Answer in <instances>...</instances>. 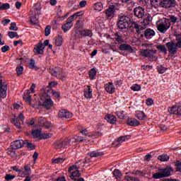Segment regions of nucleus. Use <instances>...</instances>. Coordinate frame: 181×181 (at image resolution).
I'll list each match as a JSON object with an SVG mask.
<instances>
[{
  "label": "nucleus",
  "mask_w": 181,
  "mask_h": 181,
  "mask_svg": "<svg viewBox=\"0 0 181 181\" xmlns=\"http://www.w3.org/2000/svg\"><path fill=\"white\" fill-rule=\"evenodd\" d=\"M133 15L139 19V23H141L143 26H148L151 23V14H145V8L141 6L134 8Z\"/></svg>",
  "instance_id": "1"
},
{
  "label": "nucleus",
  "mask_w": 181,
  "mask_h": 181,
  "mask_svg": "<svg viewBox=\"0 0 181 181\" xmlns=\"http://www.w3.org/2000/svg\"><path fill=\"white\" fill-rule=\"evenodd\" d=\"M152 8H164L165 9H175L176 8V0H150Z\"/></svg>",
  "instance_id": "2"
},
{
  "label": "nucleus",
  "mask_w": 181,
  "mask_h": 181,
  "mask_svg": "<svg viewBox=\"0 0 181 181\" xmlns=\"http://www.w3.org/2000/svg\"><path fill=\"white\" fill-rule=\"evenodd\" d=\"M175 42L171 40L165 44L168 53L173 56L177 53V49H181V33L175 35Z\"/></svg>",
  "instance_id": "3"
},
{
  "label": "nucleus",
  "mask_w": 181,
  "mask_h": 181,
  "mask_svg": "<svg viewBox=\"0 0 181 181\" xmlns=\"http://www.w3.org/2000/svg\"><path fill=\"white\" fill-rule=\"evenodd\" d=\"M131 25V18L128 16L122 15L119 16L117 22L118 29L121 30L124 29H129Z\"/></svg>",
  "instance_id": "4"
},
{
  "label": "nucleus",
  "mask_w": 181,
  "mask_h": 181,
  "mask_svg": "<svg viewBox=\"0 0 181 181\" xmlns=\"http://www.w3.org/2000/svg\"><path fill=\"white\" fill-rule=\"evenodd\" d=\"M171 172H173V168L167 166L165 168L160 169L159 172L153 175V179H162L163 177H169L172 176Z\"/></svg>",
  "instance_id": "5"
},
{
  "label": "nucleus",
  "mask_w": 181,
  "mask_h": 181,
  "mask_svg": "<svg viewBox=\"0 0 181 181\" xmlns=\"http://www.w3.org/2000/svg\"><path fill=\"white\" fill-rule=\"evenodd\" d=\"M49 95L47 93H45L42 94V95L40 97V100H44V102L42 103V102L39 103V105H41L42 107H44V108H46V110H50L52 107H53V100L50 98H47Z\"/></svg>",
  "instance_id": "6"
},
{
  "label": "nucleus",
  "mask_w": 181,
  "mask_h": 181,
  "mask_svg": "<svg viewBox=\"0 0 181 181\" xmlns=\"http://www.w3.org/2000/svg\"><path fill=\"white\" fill-rule=\"evenodd\" d=\"M169 28H170V21L168 18H165L161 23L157 25V29L160 33H165Z\"/></svg>",
  "instance_id": "7"
},
{
  "label": "nucleus",
  "mask_w": 181,
  "mask_h": 181,
  "mask_svg": "<svg viewBox=\"0 0 181 181\" xmlns=\"http://www.w3.org/2000/svg\"><path fill=\"white\" fill-rule=\"evenodd\" d=\"M115 11H117V6L114 5H110L108 8L105 11V13L107 19H112L115 16Z\"/></svg>",
  "instance_id": "8"
},
{
  "label": "nucleus",
  "mask_w": 181,
  "mask_h": 181,
  "mask_svg": "<svg viewBox=\"0 0 181 181\" xmlns=\"http://www.w3.org/2000/svg\"><path fill=\"white\" fill-rule=\"evenodd\" d=\"M156 50L149 49H141L140 54L143 57H148V59H152L153 57V54H156Z\"/></svg>",
  "instance_id": "9"
},
{
  "label": "nucleus",
  "mask_w": 181,
  "mask_h": 181,
  "mask_svg": "<svg viewBox=\"0 0 181 181\" xmlns=\"http://www.w3.org/2000/svg\"><path fill=\"white\" fill-rule=\"evenodd\" d=\"M59 118H71L73 117V113L66 109H62L58 112Z\"/></svg>",
  "instance_id": "10"
},
{
  "label": "nucleus",
  "mask_w": 181,
  "mask_h": 181,
  "mask_svg": "<svg viewBox=\"0 0 181 181\" xmlns=\"http://www.w3.org/2000/svg\"><path fill=\"white\" fill-rule=\"evenodd\" d=\"M168 112L170 114L177 115V117H181V106L176 105L168 109Z\"/></svg>",
  "instance_id": "11"
},
{
  "label": "nucleus",
  "mask_w": 181,
  "mask_h": 181,
  "mask_svg": "<svg viewBox=\"0 0 181 181\" xmlns=\"http://www.w3.org/2000/svg\"><path fill=\"white\" fill-rule=\"evenodd\" d=\"M11 146L12 149H21V148H23L25 146V141L23 140H17L11 142Z\"/></svg>",
  "instance_id": "12"
},
{
  "label": "nucleus",
  "mask_w": 181,
  "mask_h": 181,
  "mask_svg": "<svg viewBox=\"0 0 181 181\" xmlns=\"http://www.w3.org/2000/svg\"><path fill=\"white\" fill-rule=\"evenodd\" d=\"M35 54H43L45 53V45L41 42H38L34 47Z\"/></svg>",
  "instance_id": "13"
},
{
  "label": "nucleus",
  "mask_w": 181,
  "mask_h": 181,
  "mask_svg": "<svg viewBox=\"0 0 181 181\" xmlns=\"http://www.w3.org/2000/svg\"><path fill=\"white\" fill-rule=\"evenodd\" d=\"M119 49L121 52H129L130 53H132L134 52V48H132V46L129 44H125L124 42L119 45Z\"/></svg>",
  "instance_id": "14"
},
{
  "label": "nucleus",
  "mask_w": 181,
  "mask_h": 181,
  "mask_svg": "<svg viewBox=\"0 0 181 181\" xmlns=\"http://www.w3.org/2000/svg\"><path fill=\"white\" fill-rule=\"evenodd\" d=\"M8 90V86L3 83L2 81L0 83V97L1 98H6V91Z\"/></svg>",
  "instance_id": "15"
},
{
  "label": "nucleus",
  "mask_w": 181,
  "mask_h": 181,
  "mask_svg": "<svg viewBox=\"0 0 181 181\" xmlns=\"http://www.w3.org/2000/svg\"><path fill=\"white\" fill-rule=\"evenodd\" d=\"M105 90L109 94H114L115 93V86H114V83L110 82L105 85Z\"/></svg>",
  "instance_id": "16"
},
{
  "label": "nucleus",
  "mask_w": 181,
  "mask_h": 181,
  "mask_svg": "<svg viewBox=\"0 0 181 181\" xmlns=\"http://www.w3.org/2000/svg\"><path fill=\"white\" fill-rule=\"evenodd\" d=\"M126 124L129 125V127H139V125H141V122L139 121L132 117L128 118Z\"/></svg>",
  "instance_id": "17"
},
{
  "label": "nucleus",
  "mask_w": 181,
  "mask_h": 181,
  "mask_svg": "<svg viewBox=\"0 0 181 181\" xmlns=\"http://www.w3.org/2000/svg\"><path fill=\"white\" fill-rule=\"evenodd\" d=\"M87 88L83 90V95L85 98L91 100L93 98V89H91V86H88Z\"/></svg>",
  "instance_id": "18"
},
{
  "label": "nucleus",
  "mask_w": 181,
  "mask_h": 181,
  "mask_svg": "<svg viewBox=\"0 0 181 181\" xmlns=\"http://www.w3.org/2000/svg\"><path fill=\"white\" fill-rule=\"evenodd\" d=\"M79 35L83 37H93V31L88 29H83L79 31Z\"/></svg>",
  "instance_id": "19"
},
{
  "label": "nucleus",
  "mask_w": 181,
  "mask_h": 181,
  "mask_svg": "<svg viewBox=\"0 0 181 181\" xmlns=\"http://www.w3.org/2000/svg\"><path fill=\"white\" fill-rule=\"evenodd\" d=\"M105 119L108 122L109 124H112V125H114L117 122V117L107 114L105 117Z\"/></svg>",
  "instance_id": "20"
},
{
  "label": "nucleus",
  "mask_w": 181,
  "mask_h": 181,
  "mask_svg": "<svg viewBox=\"0 0 181 181\" xmlns=\"http://www.w3.org/2000/svg\"><path fill=\"white\" fill-rule=\"evenodd\" d=\"M88 156H90V158H100V156H104V152L100 151V150H96L88 153Z\"/></svg>",
  "instance_id": "21"
},
{
  "label": "nucleus",
  "mask_w": 181,
  "mask_h": 181,
  "mask_svg": "<svg viewBox=\"0 0 181 181\" xmlns=\"http://www.w3.org/2000/svg\"><path fill=\"white\" fill-rule=\"evenodd\" d=\"M135 117L138 118V119H140V121H145V119H146V115H145L144 111H136Z\"/></svg>",
  "instance_id": "22"
},
{
  "label": "nucleus",
  "mask_w": 181,
  "mask_h": 181,
  "mask_svg": "<svg viewBox=\"0 0 181 181\" xmlns=\"http://www.w3.org/2000/svg\"><path fill=\"white\" fill-rule=\"evenodd\" d=\"M128 139H131V135L119 136L116 139V146H118V144H122V142H125Z\"/></svg>",
  "instance_id": "23"
},
{
  "label": "nucleus",
  "mask_w": 181,
  "mask_h": 181,
  "mask_svg": "<svg viewBox=\"0 0 181 181\" xmlns=\"http://www.w3.org/2000/svg\"><path fill=\"white\" fill-rule=\"evenodd\" d=\"M144 35L146 39H151L152 36H155V31L152 29L148 28L144 31Z\"/></svg>",
  "instance_id": "24"
},
{
  "label": "nucleus",
  "mask_w": 181,
  "mask_h": 181,
  "mask_svg": "<svg viewBox=\"0 0 181 181\" xmlns=\"http://www.w3.org/2000/svg\"><path fill=\"white\" fill-rule=\"evenodd\" d=\"M81 175V174H80V170H76L75 171L71 173L69 177H71L72 180H77L76 177H80Z\"/></svg>",
  "instance_id": "25"
},
{
  "label": "nucleus",
  "mask_w": 181,
  "mask_h": 181,
  "mask_svg": "<svg viewBox=\"0 0 181 181\" xmlns=\"http://www.w3.org/2000/svg\"><path fill=\"white\" fill-rule=\"evenodd\" d=\"M71 26L72 25L71 21H69V19H67L66 23L62 25V30H64V33L68 32V30H70V29H71Z\"/></svg>",
  "instance_id": "26"
},
{
  "label": "nucleus",
  "mask_w": 181,
  "mask_h": 181,
  "mask_svg": "<svg viewBox=\"0 0 181 181\" xmlns=\"http://www.w3.org/2000/svg\"><path fill=\"white\" fill-rule=\"evenodd\" d=\"M130 28L136 29V32L139 34V24H138V23L130 20V26L129 27V29H130Z\"/></svg>",
  "instance_id": "27"
},
{
  "label": "nucleus",
  "mask_w": 181,
  "mask_h": 181,
  "mask_svg": "<svg viewBox=\"0 0 181 181\" xmlns=\"http://www.w3.org/2000/svg\"><path fill=\"white\" fill-rule=\"evenodd\" d=\"M12 124L16 127V128H18V129H22V127L21 126V120L18 118H13L11 120Z\"/></svg>",
  "instance_id": "28"
},
{
  "label": "nucleus",
  "mask_w": 181,
  "mask_h": 181,
  "mask_svg": "<svg viewBox=\"0 0 181 181\" xmlns=\"http://www.w3.org/2000/svg\"><path fill=\"white\" fill-rule=\"evenodd\" d=\"M24 146H26L29 151H33L35 149L36 146L32 143H29L28 140L24 141Z\"/></svg>",
  "instance_id": "29"
},
{
  "label": "nucleus",
  "mask_w": 181,
  "mask_h": 181,
  "mask_svg": "<svg viewBox=\"0 0 181 181\" xmlns=\"http://www.w3.org/2000/svg\"><path fill=\"white\" fill-rule=\"evenodd\" d=\"M54 146L55 149H62V148H64V143L63 141L58 140L54 142Z\"/></svg>",
  "instance_id": "30"
},
{
  "label": "nucleus",
  "mask_w": 181,
  "mask_h": 181,
  "mask_svg": "<svg viewBox=\"0 0 181 181\" xmlns=\"http://www.w3.org/2000/svg\"><path fill=\"white\" fill-rule=\"evenodd\" d=\"M158 160H160V162H168V160L170 159V157L168 156V154H161L158 156Z\"/></svg>",
  "instance_id": "31"
},
{
  "label": "nucleus",
  "mask_w": 181,
  "mask_h": 181,
  "mask_svg": "<svg viewBox=\"0 0 181 181\" xmlns=\"http://www.w3.org/2000/svg\"><path fill=\"white\" fill-rule=\"evenodd\" d=\"M55 74H56V77H57V76L62 77V78H64V77H66L65 76L62 75L63 69H62V68L60 67L55 68Z\"/></svg>",
  "instance_id": "32"
},
{
  "label": "nucleus",
  "mask_w": 181,
  "mask_h": 181,
  "mask_svg": "<svg viewBox=\"0 0 181 181\" xmlns=\"http://www.w3.org/2000/svg\"><path fill=\"white\" fill-rule=\"evenodd\" d=\"M112 175L115 177V179H121V176H122V173L118 169H115L112 171Z\"/></svg>",
  "instance_id": "33"
},
{
  "label": "nucleus",
  "mask_w": 181,
  "mask_h": 181,
  "mask_svg": "<svg viewBox=\"0 0 181 181\" xmlns=\"http://www.w3.org/2000/svg\"><path fill=\"white\" fill-rule=\"evenodd\" d=\"M32 135L33 138H39L40 139V136L42 135V131L39 129H35L32 132Z\"/></svg>",
  "instance_id": "34"
},
{
  "label": "nucleus",
  "mask_w": 181,
  "mask_h": 181,
  "mask_svg": "<svg viewBox=\"0 0 181 181\" xmlns=\"http://www.w3.org/2000/svg\"><path fill=\"white\" fill-rule=\"evenodd\" d=\"M157 49L158 50H160L161 53H163V54H168V49H166V47L165 45H159L157 46Z\"/></svg>",
  "instance_id": "35"
},
{
  "label": "nucleus",
  "mask_w": 181,
  "mask_h": 181,
  "mask_svg": "<svg viewBox=\"0 0 181 181\" xmlns=\"http://www.w3.org/2000/svg\"><path fill=\"white\" fill-rule=\"evenodd\" d=\"M97 76V70H95V68L91 69L89 71V78L90 80H94V77Z\"/></svg>",
  "instance_id": "36"
},
{
  "label": "nucleus",
  "mask_w": 181,
  "mask_h": 181,
  "mask_svg": "<svg viewBox=\"0 0 181 181\" xmlns=\"http://www.w3.org/2000/svg\"><path fill=\"white\" fill-rule=\"evenodd\" d=\"M8 35L10 37V39H13L16 37V39H19V35H18V33L13 32V31H8Z\"/></svg>",
  "instance_id": "37"
},
{
  "label": "nucleus",
  "mask_w": 181,
  "mask_h": 181,
  "mask_svg": "<svg viewBox=\"0 0 181 181\" xmlns=\"http://www.w3.org/2000/svg\"><path fill=\"white\" fill-rule=\"evenodd\" d=\"M56 46H62L63 45V37L62 35H59L55 40Z\"/></svg>",
  "instance_id": "38"
},
{
  "label": "nucleus",
  "mask_w": 181,
  "mask_h": 181,
  "mask_svg": "<svg viewBox=\"0 0 181 181\" xmlns=\"http://www.w3.org/2000/svg\"><path fill=\"white\" fill-rule=\"evenodd\" d=\"M103 8H104V6L101 2H98L94 4V9L95 11H103Z\"/></svg>",
  "instance_id": "39"
},
{
  "label": "nucleus",
  "mask_w": 181,
  "mask_h": 181,
  "mask_svg": "<svg viewBox=\"0 0 181 181\" xmlns=\"http://www.w3.org/2000/svg\"><path fill=\"white\" fill-rule=\"evenodd\" d=\"M23 100H25L26 103H29L30 104V103H32V96L30 93H27L24 94Z\"/></svg>",
  "instance_id": "40"
},
{
  "label": "nucleus",
  "mask_w": 181,
  "mask_h": 181,
  "mask_svg": "<svg viewBox=\"0 0 181 181\" xmlns=\"http://www.w3.org/2000/svg\"><path fill=\"white\" fill-rule=\"evenodd\" d=\"M35 64V59H30V62L28 63V67L31 69H37V66H36Z\"/></svg>",
  "instance_id": "41"
},
{
  "label": "nucleus",
  "mask_w": 181,
  "mask_h": 181,
  "mask_svg": "<svg viewBox=\"0 0 181 181\" xmlns=\"http://www.w3.org/2000/svg\"><path fill=\"white\" fill-rule=\"evenodd\" d=\"M66 160V158H60V157H58L57 158H54V159H52V163H63V162Z\"/></svg>",
  "instance_id": "42"
},
{
  "label": "nucleus",
  "mask_w": 181,
  "mask_h": 181,
  "mask_svg": "<svg viewBox=\"0 0 181 181\" xmlns=\"http://www.w3.org/2000/svg\"><path fill=\"white\" fill-rule=\"evenodd\" d=\"M78 131L82 134V135H85L87 136L90 134V132H88V130H87V129L81 127L78 128Z\"/></svg>",
  "instance_id": "43"
},
{
  "label": "nucleus",
  "mask_w": 181,
  "mask_h": 181,
  "mask_svg": "<svg viewBox=\"0 0 181 181\" xmlns=\"http://www.w3.org/2000/svg\"><path fill=\"white\" fill-rule=\"evenodd\" d=\"M16 71L17 73V76L19 77L20 76H22V74L23 73V66H18L16 69Z\"/></svg>",
  "instance_id": "44"
},
{
  "label": "nucleus",
  "mask_w": 181,
  "mask_h": 181,
  "mask_svg": "<svg viewBox=\"0 0 181 181\" xmlns=\"http://www.w3.org/2000/svg\"><path fill=\"white\" fill-rule=\"evenodd\" d=\"M24 172L28 175V176H30V173H32V169L29 165H26L24 166Z\"/></svg>",
  "instance_id": "45"
},
{
  "label": "nucleus",
  "mask_w": 181,
  "mask_h": 181,
  "mask_svg": "<svg viewBox=\"0 0 181 181\" xmlns=\"http://www.w3.org/2000/svg\"><path fill=\"white\" fill-rule=\"evenodd\" d=\"M9 8H11V4H9V3H5L0 6V11H6L9 9Z\"/></svg>",
  "instance_id": "46"
},
{
  "label": "nucleus",
  "mask_w": 181,
  "mask_h": 181,
  "mask_svg": "<svg viewBox=\"0 0 181 181\" xmlns=\"http://www.w3.org/2000/svg\"><path fill=\"white\" fill-rule=\"evenodd\" d=\"M131 90H132V91H140L141 90V85L139 84H134L131 86Z\"/></svg>",
  "instance_id": "47"
},
{
  "label": "nucleus",
  "mask_w": 181,
  "mask_h": 181,
  "mask_svg": "<svg viewBox=\"0 0 181 181\" xmlns=\"http://www.w3.org/2000/svg\"><path fill=\"white\" fill-rule=\"evenodd\" d=\"M124 111H117L115 112L116 115L119 118V119H124L125 118Z\"/></svg>",
  "instance_id": "48"
},
{
  "label": "nucleus",
  "mask_w": 181,
  "mask_h": 181,
  "mask_svg": "<svg viewBox=\"0 0 181 181\" xmlns=\"http://www.w3.org/2000/svg\"><path fill=\"white\" fill-rule=\"evenodd\" d=\"M159 74H163V73L166 72V70H168V69H166L165 66L160 65L159 66H158L157 69Z\"/></svg>",
  "instance_id": "49"
},
{
  "label": "nucleus",
  "mask_w": 181,
  "mask_h": 181,
  "mask_svg": "<svg viewBox=\"0 0 181 181\" xmlns=\"http://www.w3.org/2000/svg\"><path fill=\"white\" fill-rule=\"evenodd\" d=\"M18 29H19V28L16 26V23L13 22L11 23L10 27H9L10 30H13L14 32H16L18 30Z\"/></svg>",
  "instance_id": "50"
},
{
  "label": "nucleus",
  "mask_w": 181,
  "mask_h": 181,
  "mask_svg": "<svg viewBox=\"0 0 181 181\" xmlns=\"http://www.w3.org/2000/svg\"><path fill=\"white\" fill-rule=\"evenodd\" d=\"M30 23L31 25H37L39 23V20L36 16L30 17Z\"/></svg>",
  "instance_id": "51"
},
{
  "label": "nucleus",
  "mask_w": 181,
  "mask_h": 181,
  "mask_svg": "<svg viewBox=\"0 0 181 181\" xmlns=\"http://www.w3.org/2000/svg\"><path fill=\"white\" fill-rule=\"evenodd\" d=\"M16 177V175H12L11 174H6L4 177L5 180L6 181H11V180H13V179H15Z\"/></svg>",
  "instance_id": "52"
},
{
  "label": "nucleus",
  "mask_w": 181,
  "mask_h": 181,
  "mask_svg": "<svg viewBox=\"0 0 181 181\" xmlns=\"http://www.w3.org/2000/svg\"><path fill=\"white\" fill-rule=\"evenodd\" d=\"M175 166H176L177 172H181V161L180 160L175 161Z\"/></svg>",
  "instance_id": "53"
},
{
  "label": "nucleus",
  "mask_w": 181,
  "mask_h": 181,
  "mask_svg": "<svg viewBox=\"0 0 181 181\" xmlns=\"http://www.w3.org/2000/svg\"><path fill=\"white\" fill-rule=\"evenodd\" d=\"M146 104L148 107H151V105H153V99L148 98L146 100Z\"/></svg>",
  "instance_id": "54"
},
{
  "label": "nucleus",
  "mask_w": 181,
  "mask_h": 181,
  "mask_svg": "<svg viewBox=\"0 0 181 181\" xmlns=\"http://www.w3.org/2000/svg\"><path fill=\"white\" fill-rule=\"evenodd\" d=\"M115 40L118 43V45H121L124 43V37H122V35H119L117 37H115Z\"/></svg>",
  "instance_id": "55"
},
{
  "label": "nucleus",
  "mask_w": 181,
  "mask_h": 181,
  "mask_svg": "<svg viewBox=\"0 0 181 181\" xmlns=\"http://www.w3.org/2000/svg\"><path fill=\"white\" fill-rule=\"evenodd\" d=\"M168 21H169L170 23H171L175 24V23H176V22H177V17H176L175 16H171L170 17V19H168Z\"/></svg>",
  "instance_id": "56"
},
{
  "label": "nucleus",
  "mask_w": 181,
  "mask_h": 181,
  "mask_svg": "<svg viewBox=\"0 0 181 181\" xmlns=\"http://www.w3.org/2000/svg\"><path fill=\"white\" fill-rule=\"evenodd\" d=\"M50 138V134H41V136L40 137V139H49Z\"/></svg>",
  "instance_id": "57"
},
{
  "label": "nucleus",
  "mask_w": 181,
  "mask_h": 181,
  "mask_svg": "<svg viewBox=\"0 0 181 181\" xmlns=\"http://www.w3.org/2000/svg\"><path fill=\"white\" fill-rule=\"evenodd\" d=\"M77 18H78V16H77L76 15V13H74L72 16H71L70 17H69L67 19L69 21V22L72 23L73 21H75V19H76Z\"/></svg>",
  "instance_id": "58"
},
{
  "label": "nucleus",
  "mask_w": 181,
  "mask_h": 181,
  "mask_svg": "<svg viewBox=\"0 0 181 181\" xmlns=\"http://www.w3.org/2000/svg\"><path fill=\"white\" fill-rule=\"evenodd\" d=\"M50 29H52V27H50V25L46 26L45 29V36H49V35H50Z\"/></svg>",
  "instance_id": "59"
},
{
  "label": "nucleus",
  "mask_w": 181,
  "mask_h": 181,
  "mask_svg": "<svg viewBox=\"0 0 181 181\" xmlns=\"http://www.w3.org/2000/svg\"><path fill=\"white\" fill-rule=\"evenodd\" d=\"M45 121H46V119L43 117H40L37 118V122L39 124H40L41 125H44L45 124Z\"/></svg>",
  "instance_id": "60"
},
{
  "label": "nucleus",
  "mask_w": 181,
  "mask_h": 181,
  "mask_svg": "<svg viewBox=\"0 0 181 181\" xmlns=\"http://www.w3.org/2000/svg\"><path fill=\"white\" fill-rule=\"evenodd\" d=\"M132 175H138V176H142L144 175V172L141 171V170H134L132 173Z\"/></svg>",
  "instance_id": "61"
},
{
  "label": "nucleus",
  "mask_w": 181,
  "mask_h": 181,
  "mask_svg": "<svg viewBox=\"0 0 181 181\" xmlns=\"http://www.w3.org/2000/svg\"><path fill=\"white\" fill-rule=\"evenodd\" d=\"M11 49L8 45H4V47H1V52L3 53H6Z\"/></svg>",
  "instance_id": "62"
},
{
  "label": "nucleus",
  "mask_w": 181,
  "mask_h": 181,
  "mask_svg": "<svg viewBox=\"0 0 181 181\" xmlns=\"http://www.w3.org/2000/svg\"><path fill=\"white\" fill-rule=\"evenodd\" d=\"M1 23L2 25H4V26H6V25H8V23H11V19H8V18L4 19L1 21Z\"/></svg>",
  "instance_id": "63"
},
{
  "label": "nucleus",
  "mask_w": 181,
  "mask_h": 181,
  "mask_svg": "<svg viewBox=\"0 0 181 181\" xmlns=\"http://www.w3.org/2000/svg\"><path fill=\"white\" fill-rule=\"evenodd\" d=\"M33 9H35V11H40L42 9V8L40 7V3L35 4L33 6Z\"/></svg>",
  "instance_id": "64"
}]
</instances>
